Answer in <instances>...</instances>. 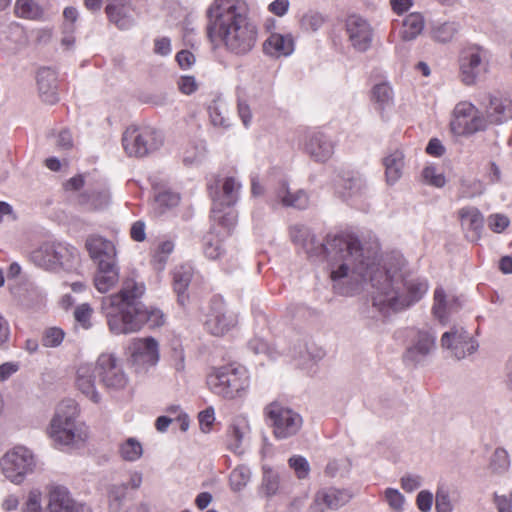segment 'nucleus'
I'll use <instances>...</instances> for the list:
<instances>
[{
  "instance_id": "37998d69",
  "label": "nucleus",
  "mask_w": 512,
  "mask_h": 512,
  "mask_svg": "<svg viewBox=\"0 0 512 512\" xmlns=\"http://www.w3.org/2000/svg\"><path fill=\"white\" fill-rule=\"evenodd\" d=\"M241 184L234 177H227L222 184L220 204L228 207L234 205L238 199Z\"/></svg>"
},
{
  "instance_id": "5fc2aeb1",
  "label": "nucleus",
  "mask_w": 512,
  "mask_h": 512,
  "mask_svg": "<svg viewBox=\"0 0 512 512\" xmlns=\"http://www.w3.org/2000/svg\"><path fill=\"white\" fill-rule=\"evenodd\" d=\"M108 324L114 335H128L142 328V322H108Z\"/></svg>"
},
{
  "instance_id": "f03ea898",
  "label": "nucleus",
  "mask_w": 512,
  "mask_h": 512,
  "mask_svg": "<svg viewBox=\"0 0 512 512\" xmlns=\"http://www.w3.org/2000/svg\"><path fill=\"white\" fill-rule=\"evenodd\" d=\"M358 263L363 267L365 279L354 294L366 290L370 286L373 306L383 313L403 310L418 302L427 292L428 284L425 280H404L402 274L396 269L381 266L377 257L366 255L363 252Z\"/></svg>"
},
{
  "instance_id": "e2e57ef3",
  "label": "nucleus",
  "mask_w": 512,
  "mask_h": 512,
  "mask_svg": "<svg viewBox=\"0 0 512 512\" xmlns=\"http://www.w3.org/2000/svg\"><path fill=\"white\" fill-rule=\"evenodd\" d=\"M416 504L421 512H429L433 504V494L428 490H422L418 493Z\"/></svg>"
},
{
  "instance_id": "ddd939ff",
  "label": "nucleus",
  "mask_w": 512,
  "mask_h": 512,
  "mask_svg": "<svg viewBox=\"0 0 512 512\" xmlns=\"http://www.w3.org/2000/svg\"><path fill=\"white\" fill-rule=\"evenodd\" d=\"M95 366L100 382L108 390H122L128 384V377L115 355L101 354Z\"/></svg>"
},
{
  "instance_id": "f3484780",
  "label": "nucleus",
  "mask_w": 512,
  "mask_h": 512,
  "mask_svg": "<svg viewBox=\"0 0 512 512\" xmlns=\"http://www.w3.org/2000/svg\"><path fill=\"white\" fill-rule=\"evenodd\" d=\"M48 512H92L85 503L76 501L62 485H51L48 490Z\"/></svg>"
},
{
  "instance_id": "13d9d810",
  "label": "nucleus",
  "mask_w": 512,
  "mask_h": 512,
  "mask_svg": "<svg viewBox=\"0 0 512 512\" xmlns=\"http://www.w3.org/2000/svg\"><path fill=\"white\" fill-rule=\"evenodd\" d=\"M423 179L426 183L441 188L445 185V177L442 173H439L433 166H427L422 171Z\"/></svg>"
},
{
  "instance_id": "338daca9",
  "label": "nucleus",
  "mask_w": 512,
  "mask_h": 512,
  "mask_svg": "<svg viewBox=\"0 0 512 512\" xmlns=\"http://www.w3.org/2000/svg\"><path fill=\"white\" fill-rule=\"evenodd\" d=\"M204 253L209 259H217L222 253V247L218 240L213 241L207 237L204 244Z\"/></svg>"
},
{
  "instance_id": "69168bd1",
  "label": "nucleus",
  "mask_w": 512,
  "mask_h": 512,
  "mask_svg": "<svg viewBox=\"0 0 512 512\" xmlns=\"http://www.w3.org/2000/svg\"><path fill=\"white\" fill-rule=\"evenodd\" d=\"M435 509L437 512H451L452 505L449 495L444 490H438L436 493Z\"/></svg>"
},
{
  "instance_id": "7ed1b4c3",
  "label": "nucleus",
  "mask_w": 512,
  "mask_h": 512,
  "mask_svg": "<svg viewBox=\"0 0 512 512\" xmlns=\"http://www.w3.org/2000/svg\"><path fill=\"white\" fill-rule=\"evenodd\" d=\"M206 33L211 43L243 56L252 51L258 30L244 0H214L206 11Z\"/></svg>"
},
{
  "instance_id": "9b49d317",
  "label": "nucleus",
  "mask_w": 512,
  "mask_h": 512,
  "mask_svg": "<svg viewBox=\"0 0 512 512\" xmlns=\"http://www.w3.org/2000/svg\"><path fill=\"white\" fill-rule=\"evenodd\" d=\"M489 120L474 104L469 101L457 103L453 109L450 122L451 131L458 136H471L477 132L485 131Z\"/></svg>"
},
{
  "instance_id": "c85d7f7f",
  "label": "nucleus",
  "mask_w": 512,
  "mask_h": 512,
  "mask_svg": "<svg viewBox=\"0 0 512 512\" xmlns=\"http://www.w3.org/2000/svg\"><path fill=\"white\" fill-rule=\"evenodd\" d=\"M461 304L455 295L446 294L443 288H436L434 291L433 314L439 320L449 317L458 311Z\"/></svg>"
},
{
  "instance_id": "8fccbe9b",
  "label": "nucleus",
  "mask_w": 512,
  "mask_h": 512,
  "mask_svg": "<svg viewBox=\"0 0 512 512\" xmlns=\"http://www.w3.org/2000/svg\"><path fill=\"white\" fill-rule=\"evenodd\" d=\"M324 16L316 11H308L301 18V27L306 31L316 32L324 24Z\"/></svg>"
},
{
  "instance_id": "774afa93",
  "label": "nucleus",
  "mask_w": 512,
  "mask_h": 512,
  "mask_svg": "<svg viewBox=\"0 0 512 512\" xmlns=\"http://www.w3.org/2000/svg\"><path fill=\"white\" fill-rule=\"evenodd\" d=\"M23 512H43L39 494L35 492L29 494Z\"/></svg>"
},
{
  "instance_id": "2eb2a0df",
  "label": "nucleus",
  "mask_w": 512,
  "mask_h": 512,
  "mask_svg": "<svg viewBox=\"0 0 512 512\" xmlns=\"http://www.w3.org/2000/svg\"><path fill=\"white\" fill-rule=\"evenodd\" d=\"M129 360L137 372L147 371L159 361V345L152 338L134 339L129 346Z\"/></svg>"
},
{
  "instance_id": "a19ab883",
  "label": "nucleus",
  "mask_w": 512,
  "mask_h": 512,
  "mask_svg": "<svg viewBox=\"0 0 512 512\" xmlns=\"http://www.w3.org/2000/svg\"><path fill=\"white\" fill-rule=\"evenodd\" d=\"M251 479V470L246 465H238L229 476L230 488L234 492L243 490Z\"/></svg>"
},
{
  "instance_id": "a211bd4d",
  "label": "nucleus",
  "mask_w": 512,
  "mask_h": 512,
  "mask_svg": "<svg viewBox=\"0 0 512 512\" xmlns=\"http://www.w3.org/2000/svg\"><path fill=\"white\" fill-rule=\"evenodd\" d=\"M345 27L348 40L355 50L365 52L371 47L373 29L366 19L350 15L346 19Z\"/></svg>"
},
{
  "instance_id": "20e7f679",
  "label": "nucleus",
  "mask_w": 512,
  "mask_h": 512,
  "mask_svg": "<svg viewBox=\"0 0 512 512\" xmlns=\"http://www.w3.org/2000/svg\"><path fill=\"white\" fill-rule=\"evenodd\" d=\"M145 286L133 278L123 281L119 293L105 297L102 310L110 320H162L164 314L156 308L141 311L135 307V300L143 295Z\"/></svg>"
},
{
  "instance_id": "473e14b6",
  "label": "nucleus",
  "mask_w": 512,
  "mask_h": 512,
  "mask_svg": "<svg viewBox=\"0 0 512 512\" xmlns=\"http://www.w3.org/2000/svg\"><path fill=\"white\" fill-rule=\"evenodd\" d=\"M110 195L106 189H87L78 196L80 205L91 209L98 210L106 207L109 203Z\"/></svg>"
},
{
  "instance_id": "1a4fd4ad",
  "label": "nucleus",
  "mask_w": 512,
  "mask_h": 512,
  "mask_svg": "<svg viewBox=\"0 0 512 512\" xmlns=\"http://www.w3.org/2000/svg\"><path fill=\"white\" fill-rule=\"evenodd\" d=\"M161 134L150 126L131 125L122 136V145L128 156L144 157L162 145Z\"/></svg>"
},
{
  "instance_id": "603ef678",
  "label": "nucleus",
  "mask_w": 512,
  "mask_h": 512,
  "mask_svg": "<svg viewBox=\"0 0 512 512\" xmlns=\"http://www.w3.org/2000/svg\"><path fill=\"white\" fill-rule=\"evenodd\" d=\"M509 455L507 451L503 448H497L490 461V467L494 472L502 473L506 471L509 467Z\"/></svg>"
},
{
  "instance_id": "864d4df0",
  "label": "nucleus",
  "mask_w": 512,
  "mask_h": 512,
  "mask_svg": "<svg viewBox=\"0 0 512 512\" xmlns=\"http://www.w3.org/2000/svg\"><path fill=\"white\" fill-rule=\"evenodd\" d=\"M384 497L389 507L394 512H403L405 498L399 490L395 488H386L384 491Z\"/></svg>"
},
{
  "instance_id": "6e6552de",
  "label": "nucleus",
  "mask_w": 512,
  "mask_h": 512,
  "mask_svg": "<svg viewBox=\"0 0 512 512\" xmlns=\"http://www.w3.org/2000/svg\"><path fill=\"white\" fill-rule=\"evenodd\" d=\"M458 63L461 82L466 86H471L488 72L490 53L481 45L469 44L460 51Z\"/></svg>"
},
{
  "instance_id": "3c124183",
  "label": "nucleus",
  "mask_w": 512,
  "mask_h": 512,
  "mask_svg": "<svg viewBox=\"0 0 512 512\" xmlns=\"http://www.w3.org/2000/svg\"><path fill=\"white\" fill-rule=\"evenodd\" d=\"M289 467L294 470L298 479H305L310 473L308 460L301 455H293L288 460Z\"/></svg>"
},
{
  "instance_id": "79ce46f5",
  "label": "nucleus",
  "mask_w": 512,
  "mask_h": 512,
  "mask_svg": "<svg viewBox=\"0 0 512 512\" xmlns=\"http://www.w3.org/2000/svg\"><path fill=\"white\" fill-rule=\"evenodd\" d=\"M119 453L125 461L134 462L142 456L143 447L139 440L134 437H130L121 443Z\"/></svg>"
},
{
  "instance_id": "de8ad7c7",
  "label": "nucleus",
  "mask_w": 512,
  "mask_h": 512,
  "mask_svg": "<svg viewBox=\"0 0 512 512\" xmlns=\"http://www.w3.org/2000/svg\"><path fill=\"white\" fill-rule=\"evenodd\" d=\"M280 475L271 468H264L262 478V489L267 496L275 495L279 490Z\"/></svg>"
},
{
  "instance_id": "5701e85b",
  "label": "nucleus",
  "mask_w": 512,
  "mask_h": 512,
  "mask_svg": "<svg viewBox=\"0 0 512 512\" xmlns=\"http://www.w3.org/2000/svg\"><path fill=\"white\" fill-rule=\"evenodd\" d=\"M485 116L489 125H499L512 119V96L488 95Z\"/></svg>"
},
{
  "instance_id": "7c9ffc66",
  "label": "nucleus",
  "mask_w": 512,
  "mask_h": 512,
  "mask_svg": "<svg viewBox=\"0 0 512 512\" xmlns=\"http://www.w3.org/2000/svg\"><path fill=\"white\" fill-rule=\"evenodd\" d=\"M404 164V153L400 149H395L384 157L386 182L389 185L395 184L402 177Z\"/></svg>"
},
{
  "instance_id": "a878e982",
  "label": "nucleus",
  "mask_w": 512,
  "mask_h": 512,
  "mask_svg": "<svg viewBox=\"0 0 512 512\" xmlns=\"http://www.w3.org/2000/svg\"><path fill=\"white\" fill-rule=\"evenodd\" d=\"M275 199L283 207H291L295 209H305L309 204L308 194L302 190L291 191L288 183L282 181L279 183L275 191Z\"/></svg>"
},
{
  "instance_id": "b1692460",
  "label": "nucleus",
  "mask_w": 512,
  "mask_h": 512,
  "mask_svg": "<svg viewBox=\"0 0 512 512\" xmlns=\"http://www.w3.org/2000/svg\"><path fill=\"white\" fill-rule=\"evenodd\" d=\"M458 218L465 237L471 242L478 241L484 225V218L479 209L473 206L463 207L458 211Z\"/></svg>"
},
{
  "instance_id": "6ab92c4d",
  "label": "nucleus",
  "mask_w": 512,
  "mask_h": 512,
  "mask_svg": "<svg viewBox=\"0 0 512 512\" xmlns=\"http://www.w3.org/2000/svg\"><path fill=\"white\" fill-rule=\"evenodd\" d=\"M143 476L141 472H129L126 481L114 482L107 487V497L111 512H121L127 499L129 490H137L142 485Z\"/></svg>"
},
{
  "instance_id": "e433bc0d",
  "label": "nucleus",
  "mask_w": 512,
  "mask_h": 512,
  "mask_svg": "<svg viewBox=\"0 0 512 512\" xmlns=\"http://www.w3.org/2000/svg\"><path fill=\"white\" fill-rule=\"evenodd\" d=\"M193 271L192 268L188 265H181L174 269L173 271V285L174 290L178 296V302L181 305L185 303V291L189 286V283L192 279Z\"/></svg>"
},
{
  "instance_id": "c9c22d12",
  "label": "nucleus",
  "mask_w": 512,
  "mask_h": 512,
  "mask_svg": "<svg viewBox=\"0 0 512 512\" xmlns=\"http://www.w3.org/2000/svg\"><path fill=\"white\" fill-rule=\"evenodd\" d=\"M423 28V16L419 13H411L403 20L399 36L403 41H412L421 34Z\"/></svg>"
},
{
  "instance_id": "0eeeda50",
  "label": "nucleus",
  "mask_w": 512,
  "mask_h": 512,
  "mask_svg": "<svg viewBox=\"0 0 512 512\" xmlns=\"http://www.w3.org/2000/svg\"><path fill=\"white\" fill-rule=\"evenodd\" d=\"M266 419L277 440L296 436L303 426L302 416L292 408L279 402H272L264 408Z\"/></svg>"
},
{
  "instance_id": "bb28decb",
  "label": "nucleus",
  "mask_w": 512,
  "mask_h": 512,
  "mask_svg": "<svg viewBox=\"0 0 512 512\" xmlns=\"http://www.w3.org/2000/svg\"><path fill=\"white\" fill-rule=\"evenodd\" d=\"M325 355V350L313 342L299 344V350L295 349L293 353V357L298 361V365L307 371H311L313 366L321 361Z\"/></svg>"
},
{
  "instance_id": "4c0bfd02",
  "label": "nucleus",
  "mask_w": 512,
  "mask_h": 512,
  "mask_svg": "<svg viewBox=\"0 0 512 512\" xmlns=\"http://www.w3.org/2000/svg\"><path fill=\"white\" fill-rule=\"evenodd\" d=\"M350 499L349 494L346 491H341L335 488H329L320 491L316 495L317 503H324L327 508L338 509L345 505Z\"/></svg>"
},
{
  "instance_id": "4468645a",
  "label": "nucleus",
  "mask_w": 512,
  "mask_h": 512,
  "mask_svg": "<svg viewBox=\"0 0 512 512\" xmlns=\"http://www.w3.org/2000/svg\"><path fill=\"white\" fill-rule=\"evenodd\" d=\"M441 346L456 360H462L478 350V342L461 326H454L441 337Z\"/></svg>"
},
{
  "instance_id": "f257e3e1",
  "label": "nucleus",
  "mask_w": 512,
  "mask_h": 512,
  "mask_svg": "<svg viewBox=\"0 0 512 512\" xmlns=\"http://www.w3.org/2000/svg\"><path fill=\"white\" fill-rule=\"evenodd\" d=\"M290 238L301 246L309 257L324 256L333 289L340 295H352L365 279L363 267L358 263L363 249L357 238L351 235L328 236L325 243L319 242L310 230L300 224L290 227Z\"/></svg>"
},
{
  "instance_id": "4d7b16f0",
  "label": "nucleus",
  "mask_w": 512,
  "mask_h": 512,
  "mask_svg": "<svg viewBox=\"0 0 512 512\" xmlns=\"http://www.w3.org/2000/svg\"><path fill=\"white\" fill-rule=\"evenodd\" d=\"M212 213L214 219L218 220L228 230H231L236 225L237 215L233 209L230 208L227 212L222 213L221 210L216 209V206H214Z\"/></svg>"
},
{
  "instance_id": "ea45409f",
  "label": "nucleus",
  "mask_w": 512,
  "mask_h": 512,
  "mask_svg": "<svg viewBox=\"0 0 512 512\" xmlns=\"http://www.w3.org/2000/svg\"><path fill=\"white\" fill-rule=\"evenodd\" d=\"M459 30V25L456 22H444L433 26L431 30V37L434 41L439 43H448L453 40Z\"/></svg>"
},
{
  "instance_id": "0e129e2a",
  "label": "nucleus",
  "mask_w": 512,
  "mask_h": 512,
  "mask_svg": "<svg viewBox=\"0 0 512 512\" xmlns=\"http://www.w3.org/2000/svg\"><path fill=\"white\" fill-rule=\"evenodd\" d=\"M488 225L491 230L496 233H501L505 230L509 225V219L501 214H494L489 216Z\"/></svg>"
},
{
  "instance_id": "49530a36",
  "label": "nucleus",
  "mask_w": 512,
  "mask_h": 512,
  "mask_svg": "<svg viewBox=\"0 0 512 512\" xmlns=\"http://www.w3.org/2000/svg\"><path fill=\"white\" fill-rule=\"evenodd\" d=\"M180 197L177 193L169 190L161 191L155 195L154 209L159 213H164L167 209L173 208L179 204Z\"/></svg>"
},
{
  "instance_id": "a18cd8bd",
  "label": "nucleus",
  "mask_w": 512,
  "mask_h": 512,
  "mask_svg": "<svg viewBox=\"0 0 512 512\" xmlns=\"http://www.w3.org/2000/svg\"><path fill=\"white\" fill-rule=\"evenodd\" d=\"M373 100L378 105L379 109L384 110L393 104V90L387 83H379L374 86Z\"/></svg>"
},
{
  "instance_id": "39448f33",
  "label": "nucleus",
  "mask_w": 512,
  "mask_h": 512,
  "mask_svg": "<svg viewBox=\"0 0 512 512\" xmlns=\"http://www.w3.org/2000/svg\"><path fill=\"white\" fill-rule=\"evenodd\" d=\"M206 383L213 394L233 400L247 393L250 387V374L246 367L230 363L212 367L207 374Z\"/></svg>"
},
{
  "instance_id": "680f3d73",
  "label": "nucleus",
  "mask_w": 512,
  "mask_h": 512,
  "mask_svg": "<svg viewBox=\"0 0 512 512\" xmlns=\"http://www.w3.org/2000/svg\"><path fill=\"white\" fill-rule=\"evenodd\" d=\"M200 428L203 432L210 431L212 424L215 421V411L213 407H208L201 411L198 415Z\"/></svg>"
},
{
  "instance_id": "f704fd0d",
  "label": "nucleus",
  "mask_w": 512,
  "mask_h": 512,
  "mask_svg": "<svg viewBox=\"0 0 512 512\" xmlns=\"http://www.w3.org/2000/svg\"><path fill=\"white\" fill-rule=\"evenodd\" d=\"M119 280V272L116 262L109 263L107 267H98L95 275V287L99 292L105 293Z\"/></svg>"
},
{
  "instance_id": "cd10ccee",
  "label": "nucleus",
  "mask_w": 512,
  "mask_h": 512,
  "mask_svg": "<svg viewBox=\"0 0 512 512\" xmlns=\"http://www.w3.org/2000/svg\"><path fill=\"white\" fill-rule=\"evenodd\" d=\"M263 50L276 58L288 56L294 51V39L291 34L273 33L265 40Z\"/></svg>"
},
{
  "instance_id": "423d86ee",
  "label": "nucleus",
  "mask_w": 512,
  "mask_h": 512,
  "mask_svg": "<svg viewBox=\"0 0 512 512\" xmlns=\"http://www.w3.org/2000/svg\"><path fill=\"white\" fill-rule=\"evenodd\" d=\"M78 407L75 401L64 400L56 408L49 427V435L55 444L75 446L87 438L83 425L76 422Z\"/></svg>"
},
{
  "instance_id": "aec40b11",
  "label": "nucleus",
  "mask_w": 512,
  "mask_h": 512,
  "mask_svg": "<svg viewBox=\"0 0 512 512\" xmlns=\"http://www.w3.org/2000/svg\"><path fill=\"white\" fill-rule=\"evenodd\" d=\"M105 12L109 21L120 30H128L135 24V10L130 0H108Z\"/></svg>"
},
{
  "instance_id": "72a5a7b5",
  "label": "nucleus",
  "mask_w": 512,
  "mask_h": 512,
  "mask_svg": "<svg viewBox=\"0 0 512 512\" xmlns=\"http://www.w3.org/2000/svg\"><path fill=\"white\" fill-rule=\"evenodd\" d=\"M339 187L345 197H353L365 191L366 181L359 173L346 172L340 178Z\"/></svg>"
},
{
  "instance_id": "dca6fc26",
  "label": "nucleus",
  "mask_w": 512,
  "mask_h": 512,
  "mask_svg": "<svg viewBox=\"0 0 512 512\" xmlns=\"http://www.w3.org/2000/svg\"><path fill=\"white\" fill-rule=\"evenodd\" d=\"M413 333L412 343L403 354V361L414 366L423 364L436 349V335L430 330H417Z\"/></svg>"
},
{
  "instance_id": "9d476101",
  "label": "nucleus",
  "mask_w": 512,
  "mask_h": 512,
  "mask_svg": "<svg viewBox=\"0 0 512 512\" xmlns=\"http://www.w3.org/2000/svg\"><path fill=\"white\" fill-rule=\"evenodd\" d=\"M0 467L7 479L20 484L36 468V458L32 450L23 445L9 449L0 459Z\"/></svg>"
},
{
  "instance_id": "412c9836",
  "label": "nucleus",
  "mask_w": 512,
  "mask_h": 512,
  "mask_svg": "<svg viewBox=\"0 0 512 512\" xmlns=\"http://www.w3.org/2000/svg\"><path fill=\"white\" fill-rule=\"evenodd\" d=\"M85 247L90 257L98 267H107L109 263L116 262V248L112 241L99 235H90L86 239Z\"/></svg>"
},
{
  "instance_id": "bf43d9fd",
  "label": "nucleus",
  "mask_w": 512,
  "mask_h": 512,
  "mask_svg": "<svg viewBox=\"0 0 512 512\" xmlns=\"http://www.w3.org/2000/svg\"><path fill=\"white\" fill-rule=\"evenodd\" d=\"M401 487L405 492L412 493L422 486L423 479L417 474H405L401 477Z\"/></svg>"
},
{
  "instance_id": "c03bdc74",
  "label": "nucleus",
  "mask_w": 512,
  "mask_h": 512,
  "mask_svg": "<svg viewBox=\"0 0 512 512\" xmlns=\"http://www.w3.org/2000/svg\"><path fill=\"white\" fill-rule=\"evenodd\" d=\"M247 347L255 355H264L271 361L277 360L280 356V353L262 338H252L249 340Z\"/></svg>"
},
{
  "instance_id": "4be33fe9",
  "label": "nucleus",
  "mask_w": 512,
  "mask_h": 512,
  "mask_svg": "<svg viewBox=\"0 0 512 512\" xmlns=\"http://www.w3.org/2000/svg\"><path fill=\"white\" fill-rule=\"evenodd\" d=\"M335 144L322 132H311L307 135L305 152L316 162L325 163L334 154Z\"/></svg>"
},
{
  "instance_id": "09e8293b",
  "label": "nucleus",
  "mask_w": 512,
  "mask_h": 512,
  "mask_svg": "<svg viewBox=\"0 0 512 512\" xmlns=\"http://www.w3.org/2000/svg\"><path fill=\"white\" fill-rule=\"evenodd\" d=\"M15 12L18 16L35 19L41 14L40 7L34 0H16Z\"/></svg>"
},
{
  "instance_id": "052dcab7",
  "label": "nucleus",
  "mask_w": 512,
  "mask_h": 512,
  "mask_svg": "<svg viewBox=\"0 0 512 512\" xmlns=\"http://www.w3.org/2000/svg\"><path fill=\"white\" fill-rule=\"evenodd\" d=\"M233 325L231 322H204L205 330L213 336L222 337L226 335Z\"/></svg>"
},
{
  "instance_id": "58836bf2",
  "label": "nucleus",
  "mask_w": 512,
  "mask_h": 512,
  "mask_svg": "<svg viewBox=\"0 0 512 512\" xmlns=\"http://www.w3.org/2000/svg\"><path fill=\"white\" fill-rule=\"evenodd\" d=\"M209 117L214 126L227 128L230 126L226 117L228 112L227 104L220 98L214 99L208 106Z\"/></svg>"
},
{
  "instance_id": "393cba45",
  "label": "nucleus",
  "mask_w": 512,
  "mask_h": 512,
  "mask_svg": "<svg viewBox=\"0 0 512 512\" xmlns=\"http://www.w3.org/2000/svg\"><path fill=\"white\" fill-rule=\"evenodd\" d=\"M96 374V366L89 363L81 364L76 373V385L79 391L94 403H98L101 399L95 386Z\"/></svg>"
},
{
  "instance_id": "c756f323",
  "label": "nucleus",
  "mask_w": 512,
  "mask_h": 512,
  "mask_svg": "<svg viewBox=\"0 0 512 512\" xmlns=\"http://www.w3.org/2000/svg\"><path fill=\"white\" fill-rule=\"evenodd\" d=\"M250 432V424L246 417L237 416L227 429V446L234 453L240 454L244 438Z\"/></svg>"
},
{
  "instance_id": "f8f14e48",
  "label": "nucleus",
  "mask_w": 512,
  "mask_h": 512,
  "mask_svg": "<svg viewBox=\"0 0 512 512\" xmlns=\"http://www.w3.org/2000/svg\"><path fill=\"white\" fill-rule=\"evenodd\" d=\"M76 257L74 248L55 242L44 243L31 253L32 261L46 270L70 269Z\"/></svg>"
},
{
  "instance_id": "2f4dec72",
  "label": "nucleus",
  "mask_w": 512,
  "mask_h": 512,
  "mask_svg": "<svg viewBox=\"0 0 512 512\" xmlns=\"http://www.w3.org/2000/svg\"><path fill=\"white\" fill-rule=\"evenodd\" d=\"M37 84L40 95L45 102L54 104L58 101L56 78L52 71L49 69L40 71L37 77Z\"/></svg>"
},
{
  "instance_id": "6e6d98bb",
  "label": "nucleus",
  "mask_w": 512,
  "mask_h": 512,
  "mask_svg": "<svg viewBox=\"0 0 512 512\" xmlns=\"http://www.w3.org/2000/svg\"><path fill=\"white\" fill-rule=\"evenodd\" d=\"M64 336L65 333L61 328L50 327L43 335V345L46 347H57L62 343Z\"/></svg>"
}]
</instances>
